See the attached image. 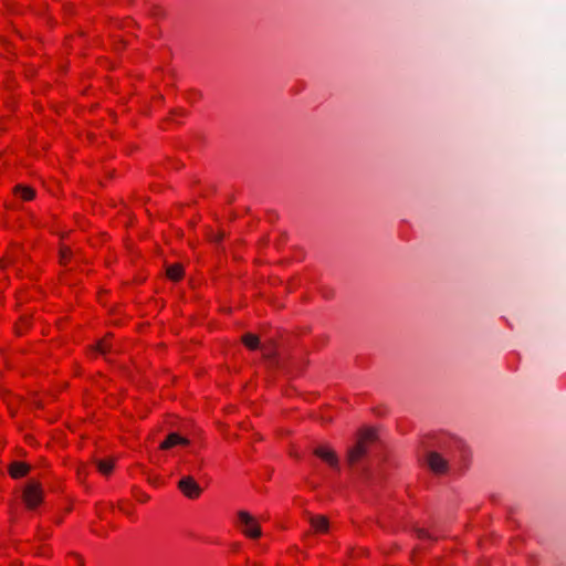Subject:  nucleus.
Masks as SVG:
<instances>
[{
  "label": "nucleus",
  "mask_w": 566,
  "mask_h": 566,
  "mask_svg": "<svg viewBox=\"0 0 566 566\" xmlns=\"http://www.w3.org/2000/svg\"><path fill=\"white\" fill-rule=\"evenodd\" d=\"M376 440V432L374 429H363L357 442L347 452V461L350 465L356 464L368 451V446Z\"/></svg>",
  "instance_id": "nucleus-1"
},
{
  "label": "nucleus",
  "mask_w": 566,
  "mask_h": 566,
  "mask_svg": "<svg viewBox=\"0 0 566 566\" xmlns=\"http://www.w3.org/2000/svg\"><path fill=\"white\" fill-rule=\"evenodd\" d=\"M22 497L28 509H35L43 499L41 484L35 481L29 482L23 490Z\"/></svg>",
  "instance_id": "nucleus-2"
},
{
  "label": "nucleus",
  "mask_w": 566,
  "mask_h": 566,
  "mask_svg": "<svg viewBox=\"0 0 566 566\" xmlns=\"http://www.w3.org/2000/svg\"><path fill=\"white\" fill-rule=\"evenodd\" d=\"M238 517L242 527L243 533L252 538L261 536V528L256 523L255 518L245 511H240Z\"/></svg>",
  "instance_id": "nucleus-3"
},
{
  "label": "nucleus",
  "mask_w": 566,
  "mask_h": 566,
  "mask_svg": "<svg viewBox=\"0 0 566 566\" xmlns=\"http://www.w3.org/2000/svg\"><path fill=\"white\" fill-rule=\"evenodd\" d=\"M178 489L182 492L185 496L188 499H197L200 496L202 489L195 481L191 475L182 476L178 482Z\"/></svg>",
  "instance_id": "nucleus-4"
},
{
  "label": "nucleus",
  "mask_w": 566,
  "mask_h": 566,
  "mask_svg": "<svg viewBox=\"0 0 566 566\" xmlns=\"http://www.w3.org/2000/svg\"><path fill=\"white\" fill-rule=\"evenodd\" d=\"M428 467L438 474L444 473L448 469V462L436 451H428L426 455Z\"/></svg>",
  "instance_id": "nucleus-5"
},
{
  "label": "nucleus",
  "mask_w": 566,
  "mask_h": 566,
  "mask_svg": "<svg viewBox=\"0 0 566 566\" xmlns=\"http://www.w3.org/2000/svg\"><path fill=\"white\" fill-rule=\"evenodd\" d=\"M189 440L187 438L181 437L177 432H171L167 436V438L160 443L159 448L161 450H168L176 446H188Z\"/></svg>",
  "instance_id": "nucleus-6"
},
{
  "label": "nucleus",
  "mask_w": 566,
  "mask_h": 566,
  "mask_svg": "<svg viewBox=\"0 0 566 566\" xmlns=\"http://www.w3.org/2000/svg\"><path fill=\"white\" fill-rule=\"evenodd\" d=\"M314 454L326 461L332 468H339L338 458L332 450H326L322 447H318L314 450Z\"/></svg>",
  "instance_id": "nucleus-7"
},
{
  "label": "nucleus",
  "mask_w": 566,
  "mask_h": 566,
  "mask_svg": "<svg viewBox=\"0 0 566 566\" xmlns=\"http://www.w3.org/2000/svg\"><path fill=\"white\" fill-rule=\"evenodd\" d=\"M31 470V467L24 462L13 461L9 465V473L13 479H20L27 475Z\"/></svg>",
  "instance_id": "nucleus-8"
},
{
  "label": "nucleus",
  "mask_w": 566,
  "mask_h": 566,
  "mask_svg": "<svg viewBox=\"0 0 566 566\" xmlns=\"http://www.w3.org/2000/svg\"><path fill=\"white\" fill-rule=\"evenodd\" d=\"M308 520H310V523H311L312 527L316 532H327L328 531V521H327V518L325 516H323V515H317V516L311 515Z\"/></svg>",
  "instance_id": "nucleus-9"
},
{
  "label": "nucleus",
  "mask_w": 566,
  "mask_h": 566,
  "mask_svg": "<svg viewBox=\"0 0 566 566\" xmlns=\"http://www.w3.org/2000/svg\"><path fill=\"white\" fill-rule=\"evenodd\" d=\"M15 195L20 196L23 200H32L35 197V191L27 186L17 185L14 188Z\"/></svg>",
  "instance_id": "nucleus-10"
},
{
  "label": "nucleus",
  "mask_w": 566,
  "mask_h": 566,
  "mask_svg": "<svg viewBox=\"0 0 566 566\" xmlns=\"http://www.w3.org/2000/svg\"><path fill=\"white\" fill-rule=\"evenodd\" d=\"M264 358L271 364V366L279 367L280 360L277 358L276 352L272 347H262Z\"/></svg>",
  "instance_id": "nucleus-11"
},
{
  "label": "nucleus",
  "mask_w": 566,
  "mask_h": 566,
  "mask_svg": "<svg viewBox=\"0 0 566 566\" xmlns=\"http://www.w3.org/2000/svg\"><path fill=\"white\" fill-rule=\"evenodd\" d=\"M182 266L180 264H171L167 268V276L172 281H178L182 277Z\"/></svg>",
  "instance_id": "nucleus-12"
},
{
  "label": "nucleus",
  "mask_w": 566,
  "mask_h": 566,
  "mask_svg": "<svg viewBox=\"0 0 566 566\" xmlns=\"http://www.w3.org/2000/svg\"><path fill=\"white\" fill-rule=\"evenodd\" d=\"M242 342L250 349H256L259 347V345H260L258 336H255L253 334H245V335H243L242 336Z\"/></svg>",
  "instance_id": "nucleus-13"
},
{
  "label": "nucleus",
  "mask_w": 566,
  "mask_h": 566,
  "mask_svg": "<svg viewBox=\"0 0 566 566\" xmlns=\"http://www.w3.org/2000/svg\"><path fill=\"white\" fill-rule=\"evenodd\" d=\"M96 465L103 474H109L114 468V460H97Z\"/></svg>",
  "instance_id": "nucleus-14"
},
{
  "label": "nucleus",
  "mask_w": 566,
  "mask_h": 566,
  "mask_svg": "<svg viewBox=\"0 0 566 566\" xmlns=\"http://www.w3.org/2000/svg\"><path fill=\"white\" fill-rule=\"evenodd\" d=\"M96 350L102 354V355H106L107 353H109L112 349H111V346L105 342V340H101L99 343H97L96 345Z\"/></svg>",
  "instance_id": "nucleus-15"
},
{
  "label": "nucleus",
  "mask_w": 566,
  "mask_h": 566,
  "mask_svg": "<svg viewBox=\"0 0 566 566\" xmlns=\"http://www.w3.org/2000/svg\"><path fill=\"white\" fill-rule=\"evenodd\" d=\"M69 254H70V250L69 249H62L61 250V261L62 262H65L66 259L69 258Z\"/></svg>",
  "instance_id": "nucleus-16"
},
{
  "label": "nucleus",
  "mask_w": 566,
  "mask_h": 566,
  "mask_svg": "<svg viewBox=\"0 0 566 566\" xmlns=\"http://www.w3.org/2000/svg\"><path fill=\"white\" fill-rule=\"evenodd\" d=\"M417 533L420 538H431V536L422 528H419Z\"/></svg>",
  "instance_id": "nucleus-17"
},
{
  "label": "nucleus",
  "mask_w": 566,
  "mask_h": 566,
  "mask_svg": "<svg viewBox=\"0 0 566 566\" xmlns=\"http://www.w3.org/2000/svg\"><path fill=\"white\" fill-rule=\"evenodd\" d=\"M221 239H222V234H218V235H216V238L213 240L216 242H219Z\"/></svg>",
  "instance_id": "nucleus-18"
}]
</instances>
